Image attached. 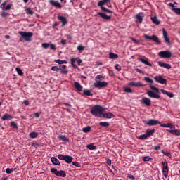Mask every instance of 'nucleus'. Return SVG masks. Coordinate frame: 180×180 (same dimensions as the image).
Segmentation results:
<instances>
[{
	"label": "nucleus",
	"mask_w": 180,
	"mask_h": 180,
	"mask_svg": "<svg viewBox=\"0 0 180 180\" xmlns=\"http://www.w3.org/2000/svg\"><path fill=\"white\" fill-rule=\"evenodd\" d=\"M150 88L152 90H148L147 91V95L148 96L149 98H153V99H160L161 96H160V89L155 87L153 84H150Z\"/></svg>",
	"instance_id": "nucleus-1"
},
{
	"label": "nucleus",
	"mask_w": 180,
	"mask_h": 180,
	"mask_svg": "<svg viewBox=\"0 0 180 180\" xmlns=\"http://www.w3.org/2000/svg\"><path fill=\"white\" fill-rule=\"evenodd\" d=\"M105 108L100 105H96L91 109V113L94 116H102Z\"/></svg>",
	"instance_id": "nucleus-2"
},
{
	"label": "nucleus",
	"mask_w": 180,
	"mask_h": 180,
	"mask_svg": "<svg viewBox=\"0 0 180 180\" xmlns=\"http://www.w3.org/2000/svg\"><path fill=\"white\" fill-rule=\"evenodd\" d=\"M18 34H20L21 37L25 41H30L32 37H33V32H27L23 31L18 32Z\"/></svg>",
	"instance_id": "nucleus-3"
},
{
	"label": "nucleus",
	"mask_w": 180,
	"mask_h": 180,
	"mask_svg": "<svg viewBox=\"0 0 180 180\" xmlns=\"http://www.w3.org/2000/svg\"><path fill=\"white\" fill-rule=\"evenodd\" d=\"M162 174H163V176H165V178H168V172L169 171V169L168 168V162L165 161V162H162Z\"/></svg>",
	"instance_id": "nucleus-4"
},
{
	"label": "nucleus",
	"mask_w": 180,
	"mask_h": 180,
	"mask_svg": "<svg viewBox=\"0 0 180 180\" xmlns=\"http://www.w3.org/2000/svg\"><path fill=\"white\" fill-rule=\"evenodd\" d=\"M158 56L162 57V58H171L172 57V53L171 51H163L158 53Z\"/></svg>",
	"instance_id": "nucleus-5"
},
{
	"label": "nucleus",
	"mask_w": 180,
	"mask_h": 180,
	"mask_svg": "<svg viewBox=\"0 0 180 180\" xmlns=\"http://www.w3.org/2000/svg\"><path fill=\"white\" fill-rule=\"evenodd\" d=\"M108 83L106 82H102V81H97L95 83H94V86L95 88H106L108 86Z\"/></svg>",
	"instance_id": "nucleus-6"
},
{
	"label": "nucleus",
	"mask_w": 180,
	"mask_h": 180,
	"mask_svg": "<svg viewBox=\"0 0 180 180\" xmlns=\"http://www.w3.org/2000/svg\"><path fill=\"white\" fill-rule=\"evenodd\" d=\"M162 33L165 43H166V44H168V46H170L171 41H169V38L168 37V32L165 30V28L162 29Z\"/></svg>",
	"instance_id": "nucleus-7"
},
{
	"label": "nucleus",
	"mask_w": 180,
	"mask_h": 180,
	"mask_svg": "<svg viewBox=\"0 0 180 180\" xmlns=\"http://www.w3.org/2000/svg\"><path fill=\"white\" fill-rule=\"evenodd\" d=\"M154 79L155 81H156V82H158L159 84H162V85L167 84V79L162 78V76L161 75L154 77Z\"/></svg>",
	"instance_id": "nucleus-8"
},
{
	"label": "nucleus",
	"mask_w": 180,
	"mask_h": 180,
	"mask_svg": "<svg viewBox=\"0 0 180 180\" xmlns=\"http://www.w3.org/2000/svg\"><path fill=\"white\" fill-rule=\"evenodd\" d=\"M146 123L148 124V126H157V124H160V121L157 120H149L146 121Z\"/></svg>",
	"instance_id": "nucleus-9"
},
{
	"label": "nucleus",
	"mask_w": 180,
	"mask_h": 180,
	"mask_svg": "<svg viewBox=\"0 0 180 180\" xmlns=\"http://www.w3.org/2000/svg\"><path fill=\"white\" fill-rule=\"evenodd\" d=\"M139 60L141 61V63H143V64L148 65V67H151L153 65L150 62H148V58H146L145 56L139 58Z\"/></svg>",
	"instance_id": "nucleus-10"
},
{
	"label": "nucleus",
	"mask_w": 180,
	"mask_h": 180,
	"mask_svg": "<svg viewBox=\"0 0 180 180\" xmlns=\"http://www.w3.org/2000/svg\"><path fill=\"white\" fill-rule=\"evenodd\" d=\"M49 4L52 5V6H55V8H63V6H61V4H60V2L57 1L50 0Z\"/></svg>",
	"instance_id": "nucleus-11"
},
{
	"label": "nucleus",
	"mask_w": 180,
	"mask_h": 180,
	"mask_svg": "<svg viewBox=\"0 0 180 180\" xmlns=\"http://www.w3.org/2000/svg\"><path fill=\"white\" fill-rule=\"evenodd\" d=\"M141 102L143 103V105H146V106H151V100L148 98L143 97Z\"/></svg>",
	"instance_id": "nucleus-12"
},
{
	"label": "nucleus",
	"mask_w": 180,
	"mask_h": 180,
	"mask_svg": "<svg viewBox=\"0 0 180 180\" xmlns=\"http://www.w3.org/2000/svg\"><path fill=\"white\" fill-rule=\"evenodd\" d=\"M168 133L172 134L173 136H180V130L179 129H167Z\"/></svg>",
	"instance_id": "nucleus-13"
},
{
	"label": "nucleus",
	"mask_w": 180,
	"mask_h": 180,
	"mask_svg": "<svg viewBox=\"0 0 180 180\" xmlns=\"http://www.w3.org/2000/svg\"><path fill=\"white\" fill-rule=\"evenodd\" d=\"M136 22H139V23H141L143 22V18H144V14L143 13H139L136 15Z\"/></svg>",
	"instance_id": "nucleus-14"
},
{
	"label": "nucleus",
	"mask_w": 180,
	"mask_h": 180,
	"mask_svg": "<svg viewBox=\"0 0 180 180\" xmlns=\"http://www.w3.org/2000/svg\"><path fill=\"white\" fill-rule=\"evenodd\" d=\"M51 161L52 164H53L54 165H58L59 167L61 166V163L60 162V160H58V159H57L56 157L51 158Z\"/></svg>",
	"instance_id": "nucleus-15"
},
{
	"label": "nucleus",
	"mask_w": 180,
	"mask_h": 180,
	"mask_svg": "<svg viewBox=\"0 0 180 180\" xmlns=\"http://www.w3.org/2000/svg\"><path fill=\"white\" fill-rule=\"evenodd\" d=\"M129 85H130L131 86H136V87H140V86H143V83H141V82H131L129 83Z\"/></svg>",
	"instance_id": "nucleus-16"
},
{
	"label": "nucleus",
	"mask_w": 180,
	"mask_h": 180,
	"mask_svg": "<svg viewBox=\"0 0 180 180\" xmlns=\"http://www.w3.org/2000/svg\"><path fill=\"white\" fill-rule=\"evenodd\" d=\"M58 18L59 19V20H60V22H62V26H65V25H67V18L63 15H59L58 16Z\"/></svg>",
	"instance_id": "nucleus-17"
},
{
	"label": "nucleus",
	"mask_w": 180,
	"mask_h": 180,
	"mask_svg": "<svg viewBox=\"0 0 180 180\" xmlns=\"http://www.w3.org/2000/svg\"><path fill=\"white\" fill-rule=\"evenodd\" d=\"M59 70L61 74H68V71H67V66L65 65L59 66Z\"/></svg>",
	"instance_id": "nucleus-18"
},
{
	"label": "nucleus",
	"mask_w": 180,
	"mask_h": 180,
	"mask_svg": "<svg viewBox=\"0 0 180 180\" xmlns=\"http://www.w3.org/2000/svg\"><path fill=\"white\" fill-rule=\"evenodd\" d=\"M97 15H98L99 16H101V18H102L103 19H104L105 20H109V19H110V16L106 15L105 13H97Z\"/></svg>",
	"instance_id": "nucleus-19"
},
{
	"label": "nucleus",
	"mask_w": 180,
	"mask_h": 180,
	"mask_svg": "<svg viewBox=\"0 0 180 180\" xmlns=\"http://www.w3.org/2000/svg\"><path fill=\"white\" fill-rule=\"evenodd\" d=\"M11 119H13V117L12 116V115L8 113L4 114L1 117L2 120H9Z\"/></svg>",
	"instance_id": "nucleus-20"
},
{
	"label": "nucleus",
	"mask_w": 180,
	"mask_h": 180,
	"mask_svg": "<svg viewBox=\"0 0 180 180\" xmlns=\"http://www.w3.org/2000/svg\"><path fill=\"white\" fill-rule=\"evenodd\" d=\"M56 176H61L62 178H65V176H67V174L64 170L58 171V172L56 173Z\"/></svg>",
	"instance_id": "nucleus-21"
},
{
	"label": "nucleus",
	"mask_w": 180,
	"mask_h": 180,
	"mask_svg": "<svg viewBox=\"0 0 180 180\" xmlns=\"http://www.w3.org/2000/svg\"><path fill=\"white\" fill-rule=\"evenodd\" d=\"M160 91L163 95H167L169 98H174V94L172 92H168L164 89H160Z\"/></svg>",
	"instance_id": "nucleus-22"
},
{
	"label": "nucleus",
	"mask_w": 180,
	"mask_h": 180,
	"mask_svg": "<svg viewBox=\"0 0 180 180\" xmlns=\"http://www.w3.org/2000/svg\"><path fill=\"white\" fill-rule=\"evenodd\" d=\"M72 160H74V158H72V156L65 155L64 161H65V162H67L68 164H71V162H72Z\"/></svg>",
	"instance_id": "nucleus-23"
},
{
	"label": "nucleus",
	"mask_w": 180,
	"mask_h": 180,
	"mask_svg": "<svg viewBox=\"0 0 180 180\" xmlns=\"http://www.w3.org/2000/svg\"><path fill=\"white\" fill-rule=\"evenodd\" d=\"M108 2H110V0H100L98 3V6H100L101 9H102V6Z\"/></svg>",
	"instance_id": "nucleus-24"
},
{
	"label": "nucleus",
	"mask_w": 180,
	"mask_h": 180,
	"mask_svg": "<svg viewBox=\"0 0 180 180\" xmlns=\"http://www.w3.org/2000/svg\"><path fill=\"white\" fill-rule=\"evenodd\" d=\"M101 115H103V117H104L105 119H112V117L114 116L112 112H103Z\"/></svg>",
	"instance_id": "nucleus-25"
},
{
	"label": "nucleus",
	"mask_w": 180,
	"mask_h": 180,
	"mask_svg": "<svg viewBox=\"0 0 180 180\" xmlns=\"http://www.w3.org/2000/svg\"><path fill=\"white\" fill-rule=\"evenodd\" d=\"M74 86L75 88H76L77 89V91H79V92H81V91H82V86H81V84L78 82H75L74 83Z\"/></svg>",
	"instance_id": "nucleus-26"
},
{
	"label": "nucleus",
	"mask_w": 180,
	"mask_h": 180,
	"mask_svg": "<svg viewBox=\"0 0 180 180\" xmlns=\"http://www.w3.org/2000/svg\"><path fill=\"white\" fill-rule=\"evenodd\" d=\"M154 133H155V129H148L146 130V135H148V137H150V136H153Z\"/></svg>",
	"instance_id": "nucleus-27"
},
{
	"label": "nucleus",
	"mask_w": 180,
	"mask_h": 180,
	"mask_svg": "<svg viewBox=\"0 0 180 180\" xmlns=\"http://www.w3.org/2000/svg\"><path fill=\"white\" fill-rule=\"evenodd\" d=\"M109 58H110L111 60H116V58H119V55L113 53H110Z\"/></svg>",
	"instance_id": "nucleus-28"
},
{
	"label": "nucleus",
	"mask_w": 180,
	"mask_h": 180,
	"mask_svg": "<svg viewBox=\"0 0 180 180\" xmlns=\"http://www.w3.org/2000/svg\"><path fill=\"white\" fill-rule=\"evenodd\" d=\"M150 19L155 25H160V21L158 20V18H157V15L150 18Z\"/></svg>",
	"instance_id": "nucleus-29"
},
{
	"label": "nucleus",
	"mask_w": 180,
	"mask_h": 180,
	"mask_svg": "<svg viewBox=\"0 0 180 180\" xmlns=\"http://www.w3.org/2000/svg\"><path fill=\"white\" fill-rule=\"evenodd\" d=\"M152 40L153 41H155V43H157L158 44H161V41H160L158 37H157L156 35L152 36Z\"/></svg>",
	"instance_id": "nucleus-30"
},
{
	"label": "nucleus",
	"mask_w": 180,
	"mask_h": 180,
	"mask_svg": "<svg viewBox=\"0 0 180 180\" xmlns=\"http://www.w3.org/2000/svg\"><path fill=\"white\" fill-rule=\"evenodd\" d=\"M103 79H105V76L102 75H98L97 76L95 77V81H102Z\"/></svg>",
	"instance_id": "nucleus-31"
},
{
	"label": "nucleus",
	"mask_w": 180,
	"mask_h": 180,
	"mask_svg": "<svg viewBox=\"0 0 180 180\" xmlns=\"http://www.w3.org/2000/svg\"><path fill=\"white\" fill-rule=\"evenodd\" d=\"M99 125L101 126V127H108L110 124L108 122H100Z\"/></svg>",
	"instance_id": "nucleus-32"
},
{
	"label": "nucleus",
	"mask_w": 180,
	"mask_h": 180,
	"mask_svg": "<svg viewBox=\"0 0 180 180\" xmlns=\"http://www.w3.org/2000/svg\"><path fill=\"white\" fill-rule=\"evenodd\" d=\"M86 147L89 150H96V146H94L92 143L87 145Z\"/></svg>",
	"instance_id": "nucleus-33"
},
{
	"label": "nucleus",
	"mask_w": 180,
	"mask_h": 180,
	"mask_svg": "<svg viewBox=\"0 0 180 180\" xmlns=\"http://www.w3.org/2000/svg\"><path fill=\"white\" fill-rule=\"evenodd\" d=\"M83 133H89L91 131V127L87 126L86 127L82 128Z\"/></svg>",
	"instance_id": "nucleus-34"
},
{
	"label": "nucleus",
	"mask_w": 180,
	"mask_h": 180,
	"mask_svg": "<svg viewBox=\"0 0 180 180\" xmlns=\"http://www.w3.org/2000/svg\"><path fill=\"white\" fill-rule=\"evenodd\" d=\"M38 136H39V134H37V132H31L30 134V139H36V137H37Z\"/></svg>",
	"instance_id": "nucleus-35"
},
{
	"label": "nucleus",
	"mask_w": 180,
	"mask_h": 180,
	"mask_svg": "<svg viewBox=\"0 0 180 180\" xmlns=\"http://www.w3.org/2000/svg\"><path fill=\"white\" fill-rule=\"evenodd\" d=\"M55 63H57L58 64H67V60H61L60 59L55 60Z\"/></svg>",
	"instance_id": "nucleus-36"
},
{
	"label": "nucleus",
	"mask_w": 180,
	"mask_h": 180,
	"mask_svg": "<svg viewBox=\"0 0 180 180\" xmlns=\"http://www.w3.org/2000/svg\"><path fill=\"white\" fill-rule=\"evenodd\" d=\"M101 11H103V12H107L108 13H113V11H112L111 10L107 9L103 6H101Z\"/></svg>",
	"instance_id": "nucleus-37"
},
{
	"label": "nucleus",
	"mask_w": 180,
	"mask_h": 180,
	"mask_svg": "<svg viewBox=\"0 0 180 180\" xmlns=\"http://www.w3.org/2000/svg\"><path fill=\"white\" fill-rule=\"evenodd\" d=\"M84 94L86 95V96H92V95H94L92 92H91V90H84Z\"/></svg>",
	"instance_id": "nucleus-38"
},
{
	"label": "nucleus",
	"mask_w": 180,
	"mask_h": 180,
	"mask_svg": "<svg viewBox=\"0 0 180 180\" xmlns=\"http://www.w3.org/2000/svg\"><path fill=\"white\" fill-rule=\"evenodd\" d=\"M148 137V136L147 134L146 133L144 134L140 135L139 136V140H146V139H147Z\"/></svg>",
	"instance_id": "nucleus-39"
},
{
	"label": "nucleus",
	"mask_w": 180,
	"mask_h": 180,
	"mask_svg": "<svg viewBox=\"0 0 180 180\" xmlns=\"http://www.w3.org/2000/svg\"><path fill=\"white\" fill-rule=\"evenodd\" d=\"M143 79L146 82H148V84H153V79L150 77H144Z\"/></svg>",
	"instance_id": "nucleus-40"
},
{
	"label": "nucleus",
	"mask_w": 180,
	"mask_h": 180,
	"mask_svg": "<svg viewBox=\"0 0 180 180\" xmlns=\"http://www.w3.org/2000/svg\"><path fill=\"white\" fill-rule=\"evenodd\" d=\"M77 50H78V51H79V53H82V51H84V50H85V46H84L82 45H79L77 46Z\"/></svg>",
	"instance_id": "nucleus-41"
},
{
	"label": "nucleus",
	"mask_w": 180,
	"mask_h": 180,
	"mask_svg": "<svg viewBox=\"0 0 180 180\" xmlns=\"http://www.w3.org/2000/svg\"><path fill=\"white\" fill-rule=\"evenodd\" d=\"M25 12L27 15H33V11L30 8H26Z\"/></svg>",
	"instance_id": "nucleus-42"
},
{
	"label": "nucleus",
	"mask_w": 180,
	"mask_h": 180,
	"mask_svg": "<svg viewBox=\"0 0 180 180\" xmlns=\"http://www.w3.org/2000/svg\"><path fill=\"white\" fill-rule=\"evenodd\" d=\"M15 70L18 72V75H23V71L20 68H15Z\"/></svg>",
	"instance_id": "nucleus-43"
},
{
	"label": "nucleus",
	"mask_w": 180,
	"mask_h": 180,
	"mask_svg": "<svg viewBox=\"0 0 180 180\" xmlns=\"http://www.w3.org/2000/svg\"><path fill=\"white\" fill-rule=\"evenodd\" d=\"M124 92H127V94H131L133 92V90L130 87H125L124 89Z\"/></svg>",
	"instance_id": "nucleus-44"
},
{
	"label": "nucleus",
	"mask_w": 180,
	"mask_h": 180,
	"mask_svg": "<svg viewBox=\"0 0 180 180\" xmlns=\"http://www.w3.org/2000/svg\"><path fill=\"white\" fill-rule=\"evenodd\" d=\"M11 126L13 129H18V124L15 121L11 122Z\"/></svg>",
	"instance_id": "nucleus-45"
},
{
	"label": "nucleus",
	"mask_w": 180,
	"mask_h": 180,
	"mask_svg": "<svg viewBox=\"0 0 180 180\" xmlns=\"http://www.w3.org/2000/svg\"><path fill=\"white\" fill-rule=\"evenodd\" d=\"M72 165H75L77 168H81V164L78 162H72Z\"/></svg>",
	"instance_id": "nucleus-46"
},
{
	"label": "nucleus",
	"mask_w": 180,
	"mask_h": 180,
	"mask_svg": "<svg viewBox=\"0 0 180 180\" xmlns=\"http://www.w3.org/2000/svg\"><path fill=\"white\" fill-rule=\"evenodd\" d=\"M115 68L117 70V71H122V67L119 64H115Z\"/></svg>",
	"instance_id": "nucleus-47"
},
{
	"label": "nucleus",
	"mask_w": 180,
	"mask_h": 180,
	"mask_svg": "<svg viewBox=\"0 0 180 180\" xmlns=\"http://www.w3.org/2000/svg\"><path fill=\"white\" fill-rule=\"evenodd\" d=\"M166 127H168L169 129H175V126L172 125V124L171 123H167Z\"/></svg>",
	"instance_id": "nucleus-48"
},
{
	"label": "nucleus",
	"mask_w": 180,
	"mask_h": 180,
	"mask_svg": "<svg viewBox=\"0 0 180 180\" xmlns=\"http://www.w3.org/2000/svg\"><path fill=\"white\" fill-rule=\"evenodd\" d=\"M59 139H60V140H63V141H68V139L67 137H65V136H60Z\"/></svg>",
	"instance_id": "nucleus-49"
},
{
	"label": "nucleus",
	"mask_w": 180,
	"mask_h": 180,
	"mask_svg": "<svg viewBox=\"0 0 180 180\" xmlns=\"http://www.w3.org/2000/svg\"><path fill=\"white\" fill-rule=\"evenodd\" d=\"M42 47L44 49H49V47H50V44L49 43H44V44H42Z\"/></svg>",
	"instance_id": "nucleus-50"
},
{
	"label": "nucleus",
	"mask_w": 180,
	"mask_h": 180,
	"mask_svg": "<svg viewBox=\"0 0 180 180\" xmlns=\"http://www.w3.org/2000/svg\"><path fill=\"white\" fill-rule=\"evenodd\" d=\"M51 172H52V174H54L55 175H57V172H58V170H57V169L56 168H51Z\"/></svg>",
	"instance_id": "nucleus-51"
},
{
	"label": "nucleus",
	"mask_w": 180,
	"mask_h": 180,
	"mask_svg": "<svg viewBox=\"0 0 180 180\" xmlns=\"http://www.w3.org/2000/svg\"><path fill=\"white\" fill-rule=\"evenodd\" d=\"M143 161L147 162V161H150V160H151L150 156H145L142 158Z\"/></svg>",
	"instance_id": "nucleus-52"
},
{
	"label": "nucleus",
	"mask_w": 180,
	"mask_h": 180,
	"mask_svg": "<svg viewBox=\"0 0 180 180\" xmlns=\"http://www.w3.org/2000/svg\"><path fill=\"white\" fill-rule=\"evenodd\" d=\"M163 68H166L167 70H171V65L168 63H165Z\"/></svg>",
	"instance_id": "nucleus-53"
},
{
	"label": "nucleus",
	"mask_w": 180,
	"mask_h": 180,
	"mask_svg": "<svg viewBox=\"0 0 180 180\" xmlns=\"http://www.w3.org/2000/svg\"><path fill=\"white\" fill-rule=\"evenodd\" d=\"M49 47H50L51 50H57L56 45H54L53 44H49Z\"/></svg>",
	"instance_id": "nucleus-54"
},
{
	"label": "nucleus",
	"mask_w": 180,
	"mask_h": 180,
	"mask_svg": "<svg viewBox=\"0 0 180 180\" xmlns=\"http://www.w3.org/2000/svg\"><path fill=\"white\" fill-rule=\"evenodd\" d=\"M173 12L177 13V15H180V8H172Z\"/></svg>",
	"instance_id": "nucleus-55"
},
{
	"label": "nucleus",
	"mask_w": 180,
	"mask_h": 180,
	"mask_svg": "<svg viewBox=\"0 0 180 180\" xmlns=\"http://www.w3.org/2000/svg\"><path fill=\"white\" fill-rule=\"evenodd\" d=\"M58 158L59 160H63V161H64V160L65 159V155L59 154V155H58Z\"/></svg>",
	"instance_id": "nucleus-56"
},
{
	"label": "nucleus",
	"mask_w": 180,
	"mask_h": 180,
	"mask_svg": "<svg viewBox=\"0 0 180 180\" xmlns=\"http://www.w3.org/2000/svg\"><path fill=\"white\" fill-rule=\"evenodd\" d=\"M6 174H12V172H13V169L7 168L6 169Z\"/></svg>",
	"instance_id": "nucleus-57"
},
{
	"label": "nucleus",
	"mask_w": 180,
	"mask_h": 180,
	"mask_svg": "<svg viewBox=\"0 0 180 180\" xmlns=\"http://www.w3.org/2000/svg\"><path fill=\"white\" fill-rule=\"evenodd\" d=\"M162 153L166 155V157H169L171 155V153L168 151H164L162 150Z\"/></svg>",
	"instance_id": "nucleus-58"
},
{
	"label": "nucleus",
	"mask_w": 180,
	"mask_h": 180,
	"mask_svg": "<svg viewBox=\"0 0 180 180\" xmlns=\"http://www.w3.org/2000/svg\"><path fill=\"white\" fill-rule=\"evenodd\" d=\"M59 70H60L59 68L57 67V66H52L51 67V70L52 71H58Z\"/></svg>",
	"instance_id": "nucleus-59"
},
{
	"label": "nucleus",
	"mask_w": 180,
	"mask_h": 180,
	"mask_svg": "<svg viewBox=\"0 0 180 180\" xmlns=\"http://www.w3.org/2000/svg\"><path fill=\"white\" fill-rule=\"evenodd\" d=\"M143 37H144V39H146V40H152V37H150V36H148L147 34H145L143 36Z\"/></svg>",
	"instance_id": "nucleus-60"
},
{
	"label": "nucleus",
	"mask_w": 180,
	"mask_h": 180,
	"mask_svg": "<svg viewBox=\"0 0 180 180\" xmlns=\"http://www.w3.org/2000/svg\"><path fill=\"white\" fill-rule=\"evenodd\" d=\"M76 61H77V58H72L70 59V63H71L72 67H74V63H75Z\"/></svg>",
	"instance_id": "nucleus-61"
},
{
	"label": "nucleus",
	"mask_w": 180,
	"mask_h": 180,
	"mask_svg": "<svg viewBox=\"0 0 180 180\" xmlns=\"http://www.w3.org/2000/svg\"><path fill=\"white\" fill-rule=\"evenodd\" d=\"M11 8H12V4H8L6 6V8L4 9H5V11H9V10H11Z\"/></svg>",
	"instance_id": "nucleus-62"
},
{
	"label": "nucleus",
	"mask_w": 180,
	"mask_h": 180,
	"mask_svg": "<svg viewBox=\"0 0 180 180\" xmlns=\"http://www.w3.org/2000/svg\"><path fill=\"white\" fill-rule=\"evenodd\" d=\"M5 5H6V1H4V3H2L1 5H0V8L1 9H5Z\"/></svg>",
	"instance_id": "nucleus-63"
},
{
	"label": "nucleus",
	"mask_w": 180,
	"mask_h": 180,
	"mask_svg": "<svg viewBox=\"0 0 180 180\" xmlns=\"http://www.w3.org/2000/svg\"><path fill=\"white\" fill-rule=\"evenodd\" d=\"M165 65V63H164V62H161V61L158 62V65H160V67L164 68Z\"/></svg>",
	"instance_id": "nucleus-64"
}]
</instances>
